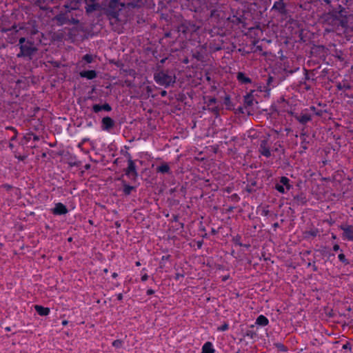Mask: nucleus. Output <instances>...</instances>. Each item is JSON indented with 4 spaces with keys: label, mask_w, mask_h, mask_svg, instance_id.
Here are the masks:
<instances>
[{
    "label": "nucleus",
    "mask_w": 353,
    "mask_h": 353,
    "mask_svg": "<svg viewBox=\"0 0 353 353\" xmlns=\"http://www.w3.org/2000/svg\"><path fill=\"white\" fill-rule=\"evenodd\" d=\"M299 120L301 123H305L310 120V117L307 114H303L299 117Z\"/></svg>",
    "instance_id": "obj_15"
},
{
    "label": "nucleus",
    "mask_w": 353,
    "mask_h": 353,
    "mask_svg": "<svg viewBox=\"0 0 353 353\" xmlns=\"http://www.w3.org/2000/svg\"><path fill=\"white\" fill-rule=\"evenodd\" d=\"M83 60H85L87 63H91L92 61V57L90 54H85L83 57Z\"/></svg>",
    "instance_id": "obj_19"
},
{
    "label": "nucleus",
    "mask_w": 353,
    "mask_h": 353,
    "mask_svg": "<svg viewBox=\"0 0 353 353\" xmlns=\"http://www.w3.org/2000/svg\"><path fill=\"white\" fill-rule=\"evenodd\" d=\"M268 323V319L263 315L259 316L256 321V324L261 326H265Z\"/></svg>",
    "instance_id": "obj_13"
},
{
    "label": "nucleus",
    "mask_w": 353,
    "mask_h": 353,
    "mask_svg": "<svg viewBox=\"0 0 353 353\" xmlns=\"http://www.w3.org/2000/svg\"><path fill=\"white\" fill-rule=\"evenodd\" d=\"M259 151L262 155H263L266 157H268L270 156L271 152L269 149V145H268V141L266 140H263L261 141L260 148H259Z\"/></svg>",
    "instance_id": "obj_6"
},
{
    "label": "nucleus",
    "mask_w": 353,
    "mask_h": 353,
    "mask_svg": "<svg viewBox=\"0 0 353 353\" xmlns=\"http://www.w3.org/2000/svg\"><path fill=\"white\" fill-rule=\"evenodd\" d=\"M130 189H131V188H128V193H129Z\"/></svg>",
    "instance_id": "obj_30"
},
{
    "label": "nucleus",
    "mask_w": 353,
    "mask_h": 353,
    "mask_svg": "<svg viewBox=\"0 0 353 353\" xmlns=\"http://www.w3.org/2000/svg\"><path fill=\"white\" fill-rule=\"evenodd\" d=\"M114 126V121L108 117H104L102 119V129L108 131Z\"/></svg>",
    "instance_id": "obj_7"
},
{
    "label": "nucleus",
    "mask_w": 353,
    "mask_h": 353,
    "mask_svg": "<svg viewBox=\"0 0 353 353\" xmlns=\"http://www.w3.org/2000/svg\"><path fill=\"white\" fill-rule=\"evenodd\" d=\"M154 79L159 84L161 85H170L174 82V77L164 72H161L155 74Z\"/></svg>",
    "instance_id": "obj_1"
},
{
    "label": "nucleus",
    "mask_w": 353,
    "mask_h": 353,
    "mask_svg": "<svg viewBox=\"0 0 353 353\" xmlns=\"http://www.w3.org/2000/svg\"><path fill=\"white\" fill-rule=\"evenodd\" d=\"M93 109H94V112H99L101 110V108L99 105H95L93 107Z\"/></svg>",
    "instance_id": "obj_22"
},
{
    "label": "nucleus",
    "mask_w": 353,
    "mask_h": 353,
    "mask_svg": "<svg viewBox=\"0 0 353 353\" xmlns=\"http://www.w3.org/2000/svg\"><path fill=\"white\" fill-rule=\"evenodd\" d=\"M333 249L334 251H338L339 250V245H334L333 247Z\"/></svg>",
    "instance_id": "obj_24"
},
{
    "label": "nucleus",
    "mask_w": 353,
    "mask_h": 353,
    "mask_svg": "<svg viewBox=\"0 0 353 353\" xmlns=\"http://www.w3.org/2000/svg\"><path fill=\"white\" fill-rule=\"evenodd\" d=\"M228 329V324H223L221 327H218V330L219 331H225Z\"/></svg>",
    "instance_id": "obj_20"
},
{
    "label": "nucleus",
    "mask_w": 353,
    "mask_h": 353,
    "mask_svg": "<svg viewBox=\"0 0 353 353\" xmlns=\"http://www.w3.org/2000/svg\"><path fill=\"white\" fill-rule=\"evenodd\" d=\"M104 109L109 110L110 108L108 105H107L104 107Z\"/></svg>",
    "instance_id": "obj_28"
},
{
    "label": "nucleus",
    "mask_w": 353,
    "mask_h": 353,
    "mask_svg": "<svg viewBox=\"0 0 353 353\" xmlns=\"http://www.w3.org/2000/svg\"><path fill=\"white\" fill-rule=\"evenodd\" d=\"M126 174L130 178H135L137 176L136 166L132 159L128 160V165L126 170Z\"/></svg>",
    "instance_id": "obj_4"
},
{
    "label": "nucleus",
    "mask_w": 353,
    "mask_h": 353,
    "mask_svg": "<svg viewBox=\"0 0 353 353\" xmlns=\"http://www.w3.org/2000/svg\"><path fill=\"white\" fill-rule=\"evenodd\" d=\"M136 264H137V265H138V266H139V265H140V263H139V262H137V263H136Z\"/></svg>",
    "instance_id": "obj_31"
},
{
    "label": "nucleus",
    "mask_w": 353,
    "mask_h": 353,
    "mask_svg": "<svg viewBox=\"0 0 353 353\" xmlns=\"http://www.w3.org/2000/svg\"><path fill=\"white\" fill-rule=\"evenodd\" d=\"M284 8L285 6L283 0H279L276 1L272 7V9H275L279 11L280 12H283L284 11Z\"/></svg>",
    "instance_id": "obj_14"
},
{
    "label": "nucleus",
    "mask_w": 353,
    "mask_h": 353,
    "mask_svg": "<svg viewBox=\"0 0 353 353\" xmlns=\"http://www.w3.org/2000/svg\"><path fill=\"white\" fill-rule=\"evenodd\" d=\"M96 0H85L86 3L85 9L87 12H92L98 9L99 4L96 3L94 2Z\"/></svg>",
    "instance_id": "obj_8"
},
{
    "label": "nucleus",
    "mask_w": 353,
    "mask_h": 353,
    "mask_svg": "<svg viewBox=\"0 0 353 353\" xmlns=\"http://www.w3.org/2000/svg\"><path fill=\"white\" fill-rule=\"evenodd\" d=\"M148 274H143V275H142V276H141V280H142L143 281H147V280H148Z\"/></svg>",
    "instance_id": "obj_23"
},
{
    "label": "nucleus",
    "mask_w": 353,
    "mask_h": 353,
    "mask_svg": "<svg viewBox=\"0 0 353 353\" xmlns=\"http://www.w3.org/2000/svg\"><path fill=\"white\" fill-rule=\"evenodd\" d=\"M237 78L239 81H241L243 82H248L249 81V79L246 78L243 74L239 73L237 75Z\"/></svg>",
    "instance_id": "obj_17"
},
{
    "label": "nucleus",
    "mask_w": 353,
    "mask_h": 353,
    "mask_svg": "<svg viewBox=\"0 0 353 353\" xmlns=\"http://www.w3.org/2000/svg\"><path fill=\"white\" fill-rule=\"evenodd\" d=\"M157 170L162 173L167 172L169 170V166L167 164H163L157 168Z\"/></svg>",
    "instance_id": "obj_16"
},
{
    "label": "nucleus",
    "mask_w": 353,
    "mask_h": 353,
    "mask_svg": "<svg viewBox=\"0 0 353 353\" xmlns=\"http://www.w3.org/2000/svg\"><path fill=\"white\" fill-rule=\"evenodd\" d=\"M82 77L87 78L88 79H92L96 77V72L94 70H86L80 72Z\"/></svg>",
    "instance_id": "obj_11"
},
{
    "label": "nucleus",
    "mask_w": 353,
    "mask_h": 353,
    "mask_svg": "<svg viewBox=\"0 0 353 353\" xmlns=\"http://www.w3.org/2000/svg\"><path fill=\"white\" fill-rule=\"evenodd\" d=\"M290 188L289 179L285 176L281 177L280 183L276 185V189L281 193H285Z\"/></svg>",
    "instance_id": "obj_2"
},
{
    "label": "nucleus",
    "mask_w": 353,
    "mask_h": 353,
    "mask_svg": "<svg viewBox=\"0 0 353 353\" xmlns=\"http://www.w3.org/2000/svg\"><path fill=\"white\" fill-rule=\"evenodd\" d=\"M34 308L37 312L41 316H47L50 313V309L48 307H45L41 305H36L34 306Z\"/></svg>",
    "instance_id": "obj_10"
},
{
    "label": "nucleus",
    "mask_w": 353,
    "mask_h": 353,
    "mask_svg": "<svg viewBox=\"0 0 353 353\" xmlns=\"http://www.w3.org/2000/svg\"><path fill=\"white\" fill-rule=\"evenodd\" d=\"M202 353H214V349L210 342H207L203 345Z\"/></svg>",
    "instance_id": "obj_12"
},
{
    "label": "nucleus",
    "mask_w": 353,
    "mask_h": 353,
    "mask_svg": "<svg viewBox=\"0 0 353 353\" xmlns=\"http://www.w3.org/2000/svg\"><path fill=\"white\" fill-rule=\"evenodd\" d=\"M67 324H68V321L65 320V321H62V325H66Z\"/></svg>",
    "instance_id": "obj_25"
},
{
    "label": "nucleus",
    "mask_w": 353,
    "mask_h": 353,
    "mask_svg": "<svg viewBox=\"0 0 353 353\" xmlns=\"http://www.w3.org/2000/svg\"><path fill=\"white\" fill-rule=\"evenodd\" d=\"M25 42L24 38H21L19 39V43L21 44V54L23 56H28L30 55L32 52L34 50V48L32 46H26V45L23 44Z\"/></svg>",
    "instance_id": "obj_3"
},
{
    "label": "nucleus",
    "mask_w": 353,
    "mask_h": 353,
    "mask_svg": "<svg viewBox=\"0 0 353 353\" xmlns=\"http://www.w3.org/2000/svg\"><path fill=\"white\" fill-rule=\"evenodd\" d=\"M153 292H154V291H153L152 290H148V294H152Z\"/></svg>",
    "instance_id": "obj_26"
},
{
    "label": "nucleus",
    "mask_w": 353,
    "mask_h": 353,
    "mask_svg": "<svg viewBox=\"0 0 353 353\" xmlns=\"http://www.w3.org/2000/svg\"><path fill=\"white\" fill-rule=\"evenodd\" d=\"M342 229L343 230V237L347 240H353V227L345 226Z\"/></svg>",
    "instance_id": "obj_9"
},
{
    "label": "nucleus",
    "mask_w": 353,
    "mask_h": 353,
    "mask_svg": "<svg viewBox=\"0 0 353 353\" xmlns=\"http://www.w3.org/2000/svg\"><path fill=\"white\" fill-rule=\"evenodd\" d=\"M121 298H122V295H121V294H119V296H118V299H121Z\"/></svg>",
    "instance_id": "obj_29"
},
{
    "label": "nucleus",
    "mask_w": 353,
    "mask_h": 353,
    "mask_svg": "<svg viewBox=\"0 0 353 353\" xmlns=\"http://www.w3.org/2000/svg\"><path fill=\"white\" fill-rule=\"evenodd\" d=\"M338 257H339V259L341 261H342V262H343V263H347V261H346L345 256V255H344L343 254H340L339 255V256H338Z\"/></svg>",
    "instance_id": "obj_21"
},
{
    "label": "nucleus",
    "mask_w": 353,
    "mask_h": 353,
    "mask_svg": "<svg viewBox=\"0 0 353 353\" xmlns=\"http://www.w3.org/2000/svg\"><path fill=\"white\" fill-rule=\"evenodd\" d=\"M112 345L117 348L121 347L122 345V341L120 340H116L113 341Z\"/></svg>",
    "instance_id": "obj_18"
},
{
    "label": "nucleus",
    "mask_w": 353,
    "mask_h": 353,
    "mask_svg": "<svg viewBox=\"0 0 353 353\" xmlns=\"http://www.w3.org/2000/svg\"><path fill=\"white\" fill-rule=\"evenodd\" d=\"M52 212L56 215H62L65 214L68 212V210L63 203H57L52 209Z\"/></svg>",
    "instance_id": "obj_5"
},
{
    "label": "nucleus",
    "mask_w": 353,
    "mask_h": 353,
    "mask_svg": "<svg viewBox=\"0 0 353 353\" xmlns=\"http://www.w3.org/2000/svg\"><path fill=\"white\" fill-rule=\"evenodd\" d=\"M117 276V273L114 272V273L112 274V277L116 278Z\"/></svg>",
    "instance_id": "obj_27"
}]
</instances>
